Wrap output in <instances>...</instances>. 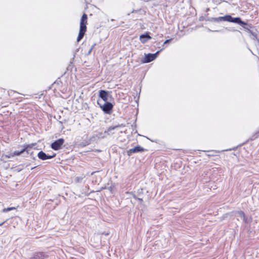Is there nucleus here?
Returning a JSON list of instances; mask_svg holds the SVG:
<instances>
[{"label":"nucleus","mask_w":259,"mask_h":259,"mask_svg":"<svg viewBox=\"0 0 259 259\" xmlns=\"http://www.w3.org/2000/svg\"><path fill=\"white\" fill-rule=\"evenodd\" d=\"M88 20V15L83 14L81 18L80 22L79 31L77 38V41L79 42L82 39L87 31V24Z\"/></svg>","instance_id":"nucleus-1"},{"label":"nucleus","mask_w":259,"mask_h":259,"mask_svg":"<svg viewBox=\"0 0 259 259\" xmlns=\"http://www.w3.org/2000/svg\"><path fill=\"white\" fill-rule=\"evenodd\" d=\"M230 22L240 25L248 32L253 27L252 24L242 21L240 17H233L231 16Z\"/></svg>","instance_id":"nucleus-2"},{"label":"nucleus","mask_w":259,"mask_h":259,"mask_svg":"<svg viewBox=\"0 0 259 259\" xmlns=\"http://www.w3.org/2000/svg\"><path fill=\"white\" fill-rule=\"evenodd\" d=\"M97 104L105 114H110L113 111V105L109 102H106L102 103L101 101H97Z\"/></svg>","instance_id":"nucleus-3"},{"label":"nucleus","mask_w":259,"mask_h":259,"mask_svg":"<svg viewBox=\"0 0 259 259\" xmlns=\"http://www.w3.org/2000/svg\"><path fill=\"white\" fill-rule=\"evenodd\" d=\"M230 15H226L224 16H220L219 17H207L205 19V20L209 22H220L222 21H227L230 22V18H231Z\"/></svg>","instance_id":"nucleus-4"},{"label":"nucleus","mask_w":259,"mask_h":259,"mask_svg":"<svg viewBox=\"0 0 259 259\" xmlns=\"http://www.w3.org/2000/svg\"><path fill=\"white\" fill-rule=\"evenodd\" d=\"M162 50V49H161L159 51H157L154 54L149 53L148 54H145V58L144 60L142 61V62L143 63H148L154 60L155 59H156L157 56Z\"/></svg>","instance_id":"nucleus-5"},{"label":"nucleus","mask_w":259,"mask_h":259,"mask_svg":"<svg viewBox=\"0 0 259 259\" xmlns=\"http://www.w3.org/2000/svg\"><path fill=\"white\" fill-rule=\"evenodd\" d=\"M148 150L144 149L140 145H137L134 148L130 149L126 151V154L128 156H131L133 153L143 152L147 151Z\"/></svg>","instance_id":"nucleus-6"},{"label":"nucleus","mask_w":259,"mask_h":259,"mask_svg":"<svg viewBox=\"0 0 259 259\" xmlns=\"http://www.w3.org/2000/svg\"><path fill=\"white\" fill-rule=\"evenodd\" d=\"M106 138L105 134L103 132H98L90 138L92 143H97L99 140Z\"/></svg>","instance_id":"nucleus-7"},{"label":"nucleus","mask_w":259,"mask_h":259,"mask_svg":"<svg viewBox=\"0 0 259 259\" xmlns=\"http://www.w3.org/2000/svg\"><path fill=\"white\" fill-rule=\"evenodd\" d=\"M64 141V139L60 138L53 142L51 145V147L54 150H59L61 148Z\"/></svg>","instance_id":"nucleus-8"},{"label":"nucleus","mask_w":259,"mask_h":259,"mask_svg":"<svg viewBox=\"0 0 259 259\" xmlns=\"http://www.w3.org/2000/svg\"><path fill=\"white\" fill-rule=\"evenodd\" d=\"M109 92L105 90H100L99 97V99L97 101H101L102 103L108 102Z\"/></svg>","instance_id":"nucleus-9"},{"label":"nucleus","mask_w":259,"mask_h":259,"mask_svg":"<svg viewBox=\"0 0 259 259\" xmlns=\"http://www.w3.org/2000/svg\"><path fill=\"white\" fill-rule=\"evenodd\" d=\"M56 154H54L52 155L47 154L46 153H45L42 151H39L37 154V156H38V158L42 160H46L47 159L53 158L54 157H55L56 156Z\"/></svg>","instance_id":"nucleus-10"},{"label":"nucleus","mask_w":259,"mask_h":259,"mask_svg":"<svg viewBox=\"0 0 259 259\" xmlns=\"http://www.w3.org/2000/svg\"><path fill=\"white\" fill-rule=\"evenodd\" d=\"M123 126V125L121 124H118L117 125L115 126H111L109 127L106 130L103 132L105 134L106 138L107 136H111L115 134L114 131L116 129H117L119 127Z\"/></svg>","instance_id":"nucleus-11"},{"label":"nucleus","mask_w":259,"mask_h":259,"mask_svg":"<svg viewBox=\"0 0 259 259\" xmlns=\"http://www.w3.org/2000/svg\"><path fill=\"white\" fill-rule=\"evenodd\" d=\"M48 257V255L46 253L43 252H38L35 253L33 256L30 258V259H45Z\"/></svg>","instance_id":"nucleus-12"},{"label":"nucleus","mask_w":259,"mask_h":259,"mask_svg":"<svg viewBox=\"0 0 259 259\" xmlns=\"http://www.w3.org/2000/svg\"><path fill=\"white\" fill-rule=\"evenodd\" d=\"M37 145L36 143H31L29 144H25L22 147H23V150L24 152H26L27 154H28L29 153V151L30 149L33 148L35 146Z\"/></svg>","instance_id":"nucleus-13"},{"label":"nucleus","mask_w":259,"mask_h":259,"mask_svg":"<svg viewBox=\"0 0 259 259\" xmlns=\"http://www.w3.org/2000/svg\"><path fill=\"white\" fill-rule=\"evenodd\" d=\"M151 39V37L149 35V32H146L140 36V40L142 44H145Z\"/></svg>","instance_id":"nucleus-14"},{"label":"nucleus","mask_w":259,"mask_h":259,"mask_svg":"<svg viewBox=\"0 0 259 259\" xmlns=\"http://www.w3.org/2000/svg\"><path fill=\"white\" fill-rule=\"evenodd\" d=\"M235 213H237L239 215V216L243 220V221L245 224H249L250 223V222L248 220L247 217L245 215V214L244 212V211H243L242 210L237 211L235 212Z\"/></svg>","instance_id":"nucleus-15"},{"label":"nucleus","mask_w":259,"mask_h":259,"mask_svg":"<svg viewBox=\"0 0 259 259\" xmlns=\"http://www.w3.org/2000/svg\"><path fill=\"white\" fill-rule=\"evenodd\" d=\"M23 153H24V151H23V149H21L20 151H15L10 153V155L8 156V157L11 158V157H14L15 156H19Z\"/></svg>","instance_id":"nucleus-16"},{"label":"nucleus","mask_w":259,"mask_h":259,"mask_svg":"<svg viewBox=\"0 0 259 259\" xmlns=\"http://www.w3.org/2000/svg\"><path fill=\"white\" fill-rule=\"evenodd\" d=\"M92 143L90 139L89 138L88 140H84V141L81 142L79 144V145L81 147H85L86 146H88L90 144H91Z\"/></svg>","instance_id":"nucleus-17"},{"label":"nucleus","mask_w":259,"mask_h":259,"mask_svg":"<svg viewBox=\"0 0 259 259\" xmlns=\"http://www.w3.org/2000/svg\"><path fill=\"white\" fill-rule=\"evenodd\" d=\"M62 84L61 80L58 78L52 84V85H58L57 88H55V90L59 89V87Z\"/></svg>","instance_id":"nucleus-18"},{"label":"nucleus","mask_w":259,"mask_h":259,"mask_svg":"<svg viewBox=\"0 0 259 259\" xmlns=\"http://www.w3.org/2000/svg\"><path fill=\"white\" fill-rule=\"evenodd\" d=\"M259 136V131L255 133L249 138L250 141H253Z\"/></svg>","instance_id":"nucleus-19"},{"label":"nucleus","mask_w":259,"mask_h":259,"mask_svg":"<svg viewBox=\"0 0 259 259\" xmlns=\"http://www.w3.org/2000/svg\"><path fill=\"white\" fill-rule=\"evenodd\" d=\"M15 209H16V208L15 207H7V208H4L2 210V212H4V213H6L9 211H11L12 210H15Z\"/></svg>","instance_id":"nucleus-20"},{"label":"nucleus","mask_w":259,"mask_h":259,"mask_svg":"<svg viewBox=\"0 0 259 259\" xmlns=\"http://www.w3.org/2000/svg\"><path fill=\"white\" fill-rule=\"evenodd\" d=\"M248 33H249L252 36L253 39H256L257 37V34L255 32L253 31L252 30H250Z\"/></svg>","instance_id":"nucleus-21"},{"label":"nucleus","mask_w":259,"mask_h":259,"mask_svg":"<svg viewBox=\"0 0 259 259\" xmlns=\"http://www.w3.org/2000/svg\"><path fill=\"white\" fill-rule=\"evenodd\" d=\"M73 67V64L72 62H70L69 65L67 67L68 70H71L72 68Z\"/></svg>","instance_id":"nucleus-22"},{"label":"nucleus","mask_w":259,"mask_h":259,"mask_svg":"<svg viewBox=\"0 0 259 259\" xmlns=\"http://www.w3.org/2000/svg\"><path fill=\"white\" fill-rule=\"evenodd\" d=\"M143 189L142 188L139 189L137 190V194L138 195H141L143 194Z\"/></svg>","instance_id":"nucleus-23"},{"label":"nucleus","mask_w":259,"mask_h":259,"mask_svg":"<svg viewBox=\"0 0 259 259\" xmlns=\"http://www.w3.org/2000/svg\"><path fill=\"white\" fill-rule=\"evenodd\" d=\"M15 93H17V94H19V93H17L13 90H10V91H8V94L9 96H13V94H15Z\"/></svg>","instance_id":"nucleus-24"},{"label":"nucleus","mask_w":259,"mask_h":259,"mask_svg":"<svg viewBox=\"0 0 259 259\" xmlns=\"http://www.w3.org/2000/svg\"><path fill=\"white\" fill-rule=\"evenodd\" d=\"M130 194L133 196V197L134 199H137L138 198V197L136 196V195L135 194V192H130Z\"/></svg>","instance_id":"nucleus-25"},{"label":"nucleus","mask_w":259,"mask_h":259,"mask_svg":"<svg viewBox=\"0 0 259 259\" xmlns=\"http://www.w3.org/2000/svg\"><path fill=\"white\" fill-rule=\"evenodd\" d=\"M172 40V39H166L163 43V45H165V44H168L171 40Z\"/></svg>","instance_id":"nucleus-26"},{"label":"nucleus","mask_w":259,"mask_h":259,"mask_svg":"<svg viewBox=\"0 0 259 259\" xmlns=\"http://www.w3.org/2000/svg\"><path fill=\"white\" fill-rule=\"evenodd\" d=\"M9 220V219H7L5 221L2 222L0 223V226H2L5 224L7 223V222Z\"/></svg>","instance_id":"nucleus-27"},{"label":"nucleus","mask_w":259,"mask_h":259,"mask_svg":"<svg viewBox=\"0 0 259 259\" xmlns=\"http://www.w3.org/2000/svg\"><path fill=\"white\" fill-rule=\"evenodd\" d=\"M136 200H138L140 202V204H142L143 202V200L141 198L138 197V198Z\"/></svg>","instance_id":"nucleus-28"},{"label":"nucleus","mask_w":259,"mask_h":259,"mask_svg":"<svg viewBox=\"0 0 259 259\" xmlns=\"http://www.w3.org/2000/svg\"><path fill=\"white\" fill-rule=\"evenodd\" d=\"M208 31L211 32L212 31V30H210V29H208ZM221 30H214L213 32H221Z\"/></svg>","instance_id":"nucleus-29"},{"label":"nucleus","mask_w":259,"mask_h":259,"mask_svg":"<svg viewBox=\"0 0 259 259\" xmlns=\"http://www.w3.org/2000/svg\"><path fill=\"white\" fill-rule=\"evenodd\" d=\"M92 49L90 48V49L88 51V53L87 55H90L92 53Z\"/></svg>","instance_id":"nucleus-30"},{"label":"nucleus","mask_w":259,"mask_h":259,"mask_svg":"<svg viewBox=\"0 0 259 259\" xmlns=\"http://www.w3.org/2000/svg\"><path fill=\"white\" fill-rule=\"evenodd\" d=\"M96 45V44L95 43L94 45H92L91 49H92V50H93Z\"/></svg>","instance_id":"nucleus-31"},{"label":"nucleus","mask_w":259,"mask_h":259,"mask_svg":"<svg viewBox=\"0 0 259 259\" xmlns=\"http://www.w3.org/2000/svg\"><path fill=\"white\" fill-rule=\"evenodd\" d=\"M139 11H140V10H133L132 13H137V12H138Z\"/></svg>","instance_id":"nucleus-32"},{"label":"nucleus","mask_w":259,"mask_h":259,"mask_svg":"<svg viewBox=\"0 0 259 259\" xmlns=\"http://www.w3.org/2000/svg\"><path fill=\"white\" fill-rule=\"evenodd\" d=\"M76 181L77 182H79V180H80V178L79 177H77L76 179H75Z\"/></svg>","instance_id":"nucleus-33"},{"label":"nucleus","mask_w":259,"mask_h":259,"mask_svg":"<svg viewBox=\"0 0 259 259\" xmlns=\"http://www.w3.org/2000/svg\"><path fill=\"white\" fill-rule=\"evenodd\" d=\"M208 155L209 156H213L214 155H213V154H212V155L208 154Z\"/></svg>","instance_id":"nucleus-34"},{"label":"nucleus","mask_w":259,"mask_h":259,"mask_svg":"<svg viewBox=\"0 0 259 259\" xmlns=\"http://www.w3.org/2000/svg\"><path fill=\"white\" fill-rule=\"evenodd\" d=\"M35 167H36V166H35V167H32V168H31V169H34Z\"/></svg>","instance_id":"nucleus-35"}]
</instances>
